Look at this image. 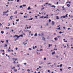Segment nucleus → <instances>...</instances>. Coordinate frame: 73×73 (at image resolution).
Masks as SVG:
<instances>
[{"label":"nucleus","mask_w":73,"mask_h":73,"mask_svg":"<svg viewBox=\"0 0 73 73\" xmlns=\"http://www.w3.org/2000/svg\"><path fill=\"white\" fill-rule=\"evenodd\" d=\"M17 37V38L15 39L14 40V41H16L17 40H18V39H19V37H20V36H18L17 35H15L14 36V37L15 38V37Z\"/></svg>","instance_id":"obj_1"},{"label":"nucleus","mask_w":73,"mask_h":73,"mask_svg":"<svg viewBox=\"0 0 73 73\" xmlns=\"http://www.w3.org/2000/svg\"><path fill=\"white\" fill-rule=\"evenodd\" d=\"M9 12V11H8L7 10L6 12H3V15L4 16V15H6V13H7V12Z\"/></svg>","instance_id":"obj_2"},{"label":"nucleus","mask_w":73,"mask_h":73,"mask_svg":"<svg viewBox=\"0 0 73 73\" xmlns=\"http://www.w3.org/2000/svg\"><path fill=\"white\" fill-rule=\"evenodd\" d=\"M13 19V16H12L10 17V19H9V20H12Z\"/></svg>","instance_id":"obj_3"},{"label":"nucleus","mask_w":73,"mask_h":73,"mask_svg":"<svg viewBox=\"0 0 73 73\" xmlns=\"http://www.w3.org/2000/svg\"><path fill=\"white\" fill-rule=\"evenodd\" d=\"M27 41H28V40L27 39V40H26L25 42H23V44H24V45H27V43L25 44H24V42H27Z\"/></svg>","instance_id":"obj_4"},{"label":"nucleus","mask_w":73,"mask_h":73,"mask_svg":"<svg viewBox=\"0 0 73 73\" xmlns=\"http://www.w3.org/2000/svg\"><path fill=\"white\" fill-rule=\"evenodd\" d=\"M55 54L56 52H55V51H54V52H53L51 54H52V55H53V54Z\"/></svg>","instance_id":"obj_5"},{"label":"nucleus","mask_w":73,"mask_h":73,"mask_svg":"<svg viewBox=\"0 0 73 73\" xmlns=\"http://www.w3.org/2000/svg\"><path fill=\"white\" fill-rule=\"evenodd\" d=\"M52 25H54V23H55L54 22V21H52Z\"/></svg>","instance_id":"obj_6"},{"label":"nucleus","mask_w":73,"mask_h":73,"mask_svg":"<svg viewBox=\"0 0 73 73\" xmlns=\"http://www.w3.org/2000/svg\"><path fill=\"white\" fill-rule=\"evenodd\" d=\"M52 8H53V7H54V8H56V6H54V5H52L51 6Z\"/></svg>","instance_id":"obj_7"},{"label":"nucleus","mask_w":73,"mask_h":73,"mask_svg":"<svg viewBox=\"0 0 73 73\" xmlns=\"http://www.w3.org/2000/svg\"><path fill=\"white\" fill-rule=\"evenodd\" d=\"M27 9L28 10H31V8H30V7H28V8Z\"/></svg>","instance_id":"obj_8"},{"label":"nucleus","mask_w":73,"mask_h":73,"mask_svg":"<svg viewBox=\"0 0 73 73\" xmlns=\"http://www.w3.org/2000/svg\"><path fill=\"white\" fill-rule=\"evenodd\" d=\"M34 36H37V33H36L35 34Z\"/></svg>","instance_id":"obj_9"},{"label":"nucleus","mask_w":73,"mask_h":73,"mask_svg":"<svg viewBox=\"0 0 73 73\" xmlns=\"http://www.w3.org/2000/svg\"><path fill=\"white\" fill-rule=\"evenodd\" d=\"M56 19H57V20L59 19V17H58V16H56Z\"/></svg>","instance_id":"obj_10"},{"label":"nucleus","mask_w":73,"mask_h":73,"mask_svg":"<svg viewBox=\"0 0 73 73\" xmlns=\"http://www.w3.org/2000/svg\"><path fill=\"white\" fill-rule=\"evenodd\" d=\"M14 71L15 72H17V70L15 69L14 70Z\"/></svg>","instance_id":"obj_11"},{"label":"nucleus","mask_w":73,"mask_h":73,"mask_svg":"<svg viewBox=\"0 0 73 73\" xmlns=\"http://www.w3.org/2000/svg\"><path fill=\"white\" fill-rule=\"evenodd\" d=\"M54 39L55 41H57V38H55Z\"/></svg>","instance_id":"obj_12"},{"label":"nucleus","mask_w":73,"mask_h":73,"mask_svg":"<svg viewBox=\"0 0 73 73\" xmlns=\"http://www.w3.org/2000/svg\"><path fill=\"white\" fill-rule=\"evenodd\" d=\"M1 33L2 34H4V32L3 31H1Z\"/></svg>","instance_id":"obj_13"},{"label":"nucleus","mask_w":73,"mask_h":73,"mask_svg":"<svg viewBox=\"0 0 73 73\" xmlns=\"http://www.w3.org/2000/svg\"><path fill=\"white\" fill-rule=\"evenodd\" d=\"M46 18H47V19H48L49 18V17H44V19H45Z\"/></svg>","instance_id":"obj_14"},{"label":"nucleus","mask_w":73,"mask_h":73,"mask_svg":"<svg viewBox=\"0 0 73 73\" xmlns=\"http://www.w3.org/2000/svg\"><path fill=\"white\" fill-rule=\"evenodd\" d=\"M42 40H44V41H45V38L43 37L42 38Z\"/></svg>","instance_id":"obj_15"},{"label":"nucleus","mask_w":73,"mask_h":73,"mask_svg":"<svg viewBox=\"0 0 73 73\" xmlns=\"http://www.w3.org/2000/svg\"><path fill=\"white\" fill-rule=\"evenodd\" d=\"M67 6L68 7H70V5L69 4H68L67 5Z\"/></svg>","instance_id":"obj_16"},{"label":"nucleus","mask_w":73,"mask_h":73,"mask_svg":"<svg viewBox=\"0 0 73 73\" xmlns=\"http://www.w3.org/2000/svg\"><path fill=\"white\" fill-rule=\"evenodd\" d=\"M33 20V18H31V19H29V20Z\"/></svg>","instance_id":"obj_17"},{"label":"nucleus","mask_w":73,"mask_h":73,"mask_svg":"<svg viewBox=\"0 0 73 73\" xmlns=\"http://www.w3.org/2000/svg\"><path fill=\"white\" fill-rule=\"evenodd\" d=\"M57 37L58 38H60V37H61V36H57Z\"/></svg>","instance_id":"obj_18"},{"label":"nucleus","mask_w":73,"mask_h":73,"mask_svg":"<svg viewBox=\"0 0 73 73\" xmlns=\"http://www.w3.org/2000/svg\"><path fill=\"white\" fill-rule=\"evenodd\" d=\"M62 17H63V18H65V17H66L65 16H62Z\"/></svg>","instance_id":"obj_19"},{"label":"nucleus","mask_w":73,"mask_h":73,"mask_svg":"<svg viewBox=\"0 0 73 73\" xmlns=\"http://www.w3.org/2000/svg\"><path fill=\"white\" fill-rule=\"evenodd\" d=\"M7 46H8L6 44L5 45V47H7Z\"/></svg>","instance_id":"obj_20"},{"label":"nucleus","mask_w":73,"mask_h":73,"mask_svg":"<svg viewBox=\"0 0 73 73\" xmlns=\"http://www.w3.org/2000/svg\"><path fill=\"white\" fill-rule=\"evenodd\" d=\"M14 14H17V11H16L15 13H14Z\"/></svg>","instance_id":"obj_21"},{"label":"nucleus","mask_w":73,"mask_h":73,"mask_svg":"<svg viewBox=\"0 0 73 73\" xmlns=\"http://www.w3.org/2000/svg\"><path fill=\"white\" fill-rule=\"evenodd\" d=\"M27 71H29V72H31V71L29 69L27 70Z\"/></svg>","instance_id":"obj_22"},{"label":"nucleus","mask_w":73,"mask_h":73,"mask_svg":"<svg viewBox=\"0 0 73 73\" xmlns=\"http://www.w3.org/2000/svg\"><path fill=\"white\" fill-rule=\"evenodd\" d=\"M68 14H67L66 15V17H68Z\"/></svg>","instance_id":"obj_23"},{"label":"nucleus","mask_w":73,"mask_h":73,"mask_svg":"<svg viewBox=\"0 0 73 73\" xmlns=\"http://www.w3.org/2000/svg\"><path fill=\"white\" fill-rule=\"evenodd\" d=\"M15 69V67H13L12 68V69Z\"/></svg>","instance_id":"obj_24"},{"label":"nucleus","mask_w":73,"mask_h":73,"mask_svg":"<svg viewBox=\"0 0 73 73\" xmlns=\"http://www.w3.org/2000/svg\"><path fill=\"white\" fill-rule=\"evenodd\" d=\"M48 47H49L50 48V44H48Z\"/></svg>","instance_id":"obj_25"},{"label":"nucleus","mask_w":73,"mask_h":73,"mask_svg":"<svg viewBox=\"0 0 73 73\" xmlns=\"http://www.w3.org/2000/svg\"><path fill=\"white\" fill-rule=\"evenodd\" d=\"M6 29H9V27H6Z\"/></svg>","instance_id":"obj_26"},{"label":"nucleus","mask_w":73,"mask_h":73,"mask_svg":"<svg viewBox=\"0 0 73 73\" xmlns=\"http://www.w3.org/2000/svg\"><path fill=\"white\" fill-rule=\"evenodd\" d=\"M8 24H9V25H8L7 26V27H9V26H10V24H9V23H8Z\"/></svg>","instance_id":"obj_27"},{"label":"nucleus","mask_w":73,"mask_h":73,"mask_svg":"<svg viewBox=\"0 0 73 73\" xmlns=\"http://www.w3.org/2000/svg\"><path fill=\"white\" fill-rule=\"evenodd\" d=\"M19 20H19V19H18V20H16V21H19Z\"/></svg>","instance_id":"obj_28"},{"label":"nucleus","mask_w":73,"mask_h":73,"mask_svg":"<svg viewBox=\"0 0 73 73\" xmlns=\"http://www.w3.org/2000/svg\"><path fill=\"white\" fill-rule=\"evenodd\" d=\"M15 61H16V60H17V58H15Z\"/></svg>","instance_id":"obj_29"},{"label":"nucleus","mask_w":73,"mask_h":73,"mask_svg":"<svg viewBox=\"0 0 73 73\" xmlns=\"http://www.w3.org/2000/svg\"><path fill=\"white\" fill-rule=\"evenodd\" d=\"M62 64H61L60 65V67H62Z\"/></svg>","instance_id":"obj_30"},{"label":"nucleus","mask_w":73,"mask_h":73,"mask_svg":"<svg viewBox=\"0 0 73 73\" xmlns=\"http://www.w3.org/2000/svg\"><path fill=\"white\" fill-rule=\"evenodd\" d=\"M20 36H21V37H23V35H20Z\"/></svg>","instance_id":"obj_31"},{"label":"nucleus","mask_w":73,"mask_h":73,"mask_svg":"<svg viewBox=\"0 0 73 73\" xmlns=\"http://www.w3.org/2000/svg\"><path fill=\"white\" fill-rule=\"evenodd\" d=\"M54 50H57V49H54Z\"/></svg>","instance_id":"obj_32"},{"label":"nucleus","mask_w":73,"mask_h":73,"mask_svg":"<svg viewBox=\"0 0 73 73\" xmlns=\"http://www.w3.org/2000/svg\"><path fill=\"white\" fill-rule=\"evenodd\" d=\"M2 51V52H4V50H1V51Z\"/></svg>","instance_id":"obj_33"},{"label":"nucleus","mask_w":73,"mask_h":73,"mask_svg":"<svg viewBox=\"0 0 73 73\" xmlns=\"http://www.w3.org/2000/svg\"><path fill=\"white\" fill-rule=\"evenodd\" d=\"M8 52H11V51L10 50H8Z\"/></svg>","instance_id":"obj_34"},{"label":"nucleus","mask_w":73,"mask_h":73,"mask_svg":"<svg viewBox=\"0 0 73 73\" xmlns=\"http://www.w3.org/2000/svg\"><path fill=\"white\" fill-rule=\"evenodd\" d=\"M56 58H58V56H56Z\"/></svg>","instance_id":"obj_35"},{"label":"nucleus","mask_w":73,"mask_h":73,"mask_svg":"<svg viewBox=\"0 0 73 73\" xmlns=\"http://www.w3.org/2000/svg\"><path fill=\"white\" fill-rule=\"evenodd\" d=\"M60 71H62V69H60Z\"/></svg>","instance_id":"obj_36"},{"label":"nucleus","mask_w":73,"mask_h":73,"mask_svg":"<svg viewBox=\"0 0 73 73\" xmlns=\"http://www.w3.org/2000/svg\"><path fill=\"white\" fill-rule=\"evenodd\" d=\"M44 9V8H43L42 9H41V10L42 11L43 9Z\"/></svg>","instance_id":"obj_37"},{"label":"nucleus","mask_w":73,"mask_h":73,"mask_svg":"<svg viewBox=\"0 0 73 73\" xmlns=\"http://www.w3.org/2000/svg\"><path fill=\"white\" fill-rule=\"evenodd\" d=\"M29 50H32V49H31V48H29Z\"/></svg>","instance_id":"obj_38"},{"label":"nucleus","mask_w":73,"mask_h":73,"mask_svg":"<svg viewBox=\"0 0 73 73\" xmlns=\"http://www.w3.org/2000/svg\"><path fill=\"white\" fill-rule=\"evenodd\" d=\"M20 14L21 15H23V13H20Z\"/></svg>","instance_id":"obj_39"},{"label":"nucleus","mask_w":73,"mask_h":73,"mask_svg":"<svg viewBox=\"0 0 73 73\" xmlns=\"http://www.w3.org/2000/svg\"><path fill=\"white\" fill-rule=\"evenodd\" d=\"M46 58H44V60H46Z\"/></svg>","instance_id":"obj_40"},{"label":"nucleus","mask_w":73,"mask_h":73,"mask_svg":"<svg viewBox=\"0 0 73 73\" xmlns=\"http://www.w3.org/2000/svg\"><path fill=\"white\" fill-rule=\"evenodd\" d=\"M48 65H49L50 64H51V63H48Z\"/></svg>","instance_id":"obj_41"},{"label":"nucleus","mask_w":73,"mask_h":73,"mask_svg":"<svg viewBox=\"0 0 73 73\" xmlns=\"http://www.w3.org/2000/svg\"><path fill=\"white\" fill-rule=\"evenodd\" d=\"M58 29H59V30H61V29L60 27H59V28H58Z\"/></svg>","instance_id":"obj_42"},{"label":"nucleus","mask_w":73,"mask_h":73,"mask_svg":"<svg viewBox=\"0 0 73 73\" xmlns=\"http://www.w3.org/2000/svg\"><path fill=\"white\" fill-rule=\"evenodd\" d=\"M20 8H23V7L22 6H20Z\"/></svg>","instance_id":"obj_43"},{"label":"nucleus","mask_w":73,"mask_h":73,"mask_svg":"<svg viewBox=\"0 0 73 73\" xmlns=\"http://www.w3.org/2000/svg\"><path fill=\"white\" fill-rule=\"evenodd\" d=\"M33 49H35V47H34V46L33 47Z\"/></svg>","instance_id":"obj_44"},{"label":"nucleus","mask_w":73,"mask_h":73,"mask_svg":"<svg viewBox=\"0 0 73 73\" xmlns=\"http://www.w3.org/2000/svg\"><path fill=\"white\" fill-rule=\"evenodd\" d=\"M42 68V67L39 66L38 68Z\"/></svg>","instance_id":"obj_45"},{"label":"nucleus","mask_w":73,"mask_h":73,"mask_svg":"<svg viewBox=\"0 0 73 73\" xmlns=\"http://www.w3.org/2000/svg\"><path fill=\"white\" fill-rule=\"evenodd\" d=\"M70 29V28H68V30H69V29Z\"/></svg>","instance_id":"obj_46"},{"label":"nucleus","mask_w":73,"mask_h":73,"mask_svg":"<svg viewBox=\"0 0 73 73\" xmlns=\"http://www.w3.org/2000/svg\"><path fill=\"white\" fill-rule=\"evenodd\" d=\"M19 66H19V65H18L17 66V67H18V68H19Z\"/></svg>","instance_id":"obj_47"},{"label":"nucleus","mask_w":73,"mask_h":73,"mask_svg":"<svg viewBox=\"0 0 73 73\" xmlns=\"http://www.w3.org/2000/svg\"><path fill=\"white\" fill-rule=\"evenodd\" d=\"M0 25H1L0 27H1V25H2V24L0 23Z\"/></svg>","instance_id":"obj_48"},{"label":"nucleus","mask_w":73,"mask_h":73,"mask_svg":"<svg viewBox=\"0 0 73 73\" xmlns=\"http://www.w3.org/2000/svg\"><path fill=\"white\" fill-rule=\"evenodd\" d=\"M50 21H51V20H50V19H49V22H50Z\"/></svg>","instance_id":"obj_49"},{"label":"nucleus","mask_w":73,"mask_h":73,"mask_svg":"<svg viewBox=\"0 0 73 73\" xmlns=\"http://www.w3.org/2000/svg\"><path fill=\"white\" fill-rule=\"evenodd\" d=\"M24 65H27V63H24Z\"/></svg>","instance_id":"obj_50"},{"label":"nucleus","mask_w":73,"mask_h":73,"mask_svg":"<svg viewBox=\"0 0 73 73\" xmlns=\"http://www.w3.org/2000/svg\"><path fill=\"white\" fill-rule=\"evenodd\" d=\"M23 7H26V5H23Z\"/></svg>","instance_id":"obj_51"},{"label":"nucleus","mask_w":73,"mask_h":73,"mask_svg":"<svg viewBox=\"0 0 73 73\" xmlns=\"http://www.w3.org/2000/svg\"><path fill=\"white\" fill-rule=\"evenodd\" d=\"M11 54H12L13 56V55H14V54H13V53H12Z\"/></svg>","instance_id":"obj_52"},{"label":"nucleus","mask_w":73,"mask_h":73,"mask_svg":"<svg viewBox=\"0 0 73 73\" xmlns=\"http://www.w3.org/2000/svg\"><path fill=\"white\" fill-rule=\"evenodd\" d=\"M13 63H14V64H15V63H16V62H15V61H14Z\"/></svg>","instance_id":"obj_53"},{"label":"nucleus","mask_w":73,"mask_h":73,"mask_svg":"<svg viewBox=\"0 0 73 73\" xmlns=\"http://www.w3.org/2000/svg\"><path fill=\"white\" fill-rule=\"evenodd\" d=\"M48 23H47L46 24V25H47V26H48Z\"/></svg>","instance_id":"obj_54"},{"label":"nucleus","mask_w":73,"mask_h":73,"mask_svg":"<svg viewBox=\"0 0 73 73\" xmlns=\"http://www.w3.org/2000/svg\"><path fill=\"white\" fill-rule=\"evenodd\" d=\"M20 1V0H17V2H19Z\"/></svg>","instance_id":"obj_55"},{"label":"nucleus","mask_w":73,"mask_h":73,"mask_svg":"<svg viewBox=\"0 0 73 73\" xmlns=\"http://www.w3.org/2000/svg\"><path fill=\"white\" fill-rule=\"evenodd\" d=\"M2 54L3 55H4L5 54V53H2Z\"/></svg>","instance_id":"obj_56"},{"label":"nucleus","mask_w":73,"mask_h":73,"mask_svg":"<svg viewBox=\"0 0 73 73\" xmlns=\"http://www.w3.org/2000/svg\"><path fill=\"white\" fill-rule=\"evenodd\" d=\"M66 46H64V48H66Z\"/></svg>","instance_id":"obj_57"},{"label":"nucleus","mask_w":73,"mask_h":73,"mask_svg":"<svg viewBox=\"0 0 73 73\" xmlns=\"http://www.w3.org/2000/svg\"><path fill=\"white\" fill-rule=\"evenodd\" d=\"M13 25H15V23H13Z\"/></svg>","instance_id":"obj_58"},{"label":"nucleus","mask_w":73,"mask_h":73,"mask_svg":"<svg viewBox=\"0 0 73 73\" xmlns=\"http://www.w3.org/2000/svg\"><path fill=\"white\" fill-rule=\"evenodd\" d=\"M35 17L36 18H37V16H35Z\"/></svg>","instance_id":"obj_59"},{"label":"nucleus","mask_w":73,"mask_h":73,"mask_svg":"<svg viewBox=\"0 0 73 73\" xmlns=\"http://www.w3.org/2000/svg\"><path fill=\"white\" fill-rule=\"evenodd\" d=\"M62 33V32H61V31L59 32V33L60 34L61 33Z\"/></svg>","instance_id":"obj_60"},{"label":"nucleus","mask_w":73,"mask_h":73,"mask_svg":"<svg viewBox=\"0 0 73 73\" xmlns=\"http://www.w3.org/2000/svg\"><path fill=\"white\" fill-rule=\"evenodd\" d=\"M48 72H50V70H48Z\"/></svg>","instance_id":"obj_61"},{"label":"nucleus","mask_w":73,"mask_h":73,"mask_svg":"<svg viewBox=\"0 0 73 73\" xmlns=\"http://www.w3.org/2000/svg\"><path fill=\"white\" fill-rule=\"evenodd\" d=\"M40 51H42V49H40Z\"/></svg>","instance_id":"obj_62"},{"label":"nucleus","mask_w":73,"mask_h":73,"mask_svg":"<svg viewBox=\"0 0 73 73\" xmlns=\"http://www.w3.org/2000/svg\"><path fill=\"white\" fill-rule=\"evenodd\" d=\"M48 5H51V4H48Z\"/></svg>","instance_id":"obj_63"},{"label":"nucleus","mask_w":73,"mask_h":73,"mask_svg":"<svg viewBox=\"0 0 73 73\" xmlns=\"http://www.w3.org/2000/svg\"><path fill=\"white\" fill-rule=\"evenodd\" d=\"M16 49L17 50L18 49L17 48H16Z\"/></svg>","instance_id":"obj_64"}]
</instances>
